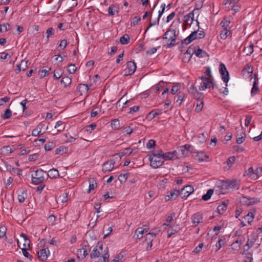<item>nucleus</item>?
<instances>
[{"label":"nucleus","mask_w":262,"mask_h":262,"mask_svg":"<svg viewBox=\"0 0 262 262\" xmlns=\"http://www.w3.org/2000/svg\"><path fill=\"white\" fill-rule=\"evenodd\" d=\"M205 33L203 30H197L191 32V33L186 38L181 40L182 44L188 45L193 40L196 39H201L205 37Z\"/></svg>","instance_id":"nucleus-1"},{"label":"nucleus","mask_w":262,"mask_h":262,"mask_svg":"<svg viewBox=\"0 0 262 262\" xmlns=\"http://www.w3.org/2000/svg\"><path fill=\"white\" fill-rule=\"evenodd\" d=\"M150 165L154 168H157L164 163V160L162 157L158 156L152 153L149 157Z\"/></svg>","instance_id":"nucleus-2"},{"label":"nucleus","mask_w":262,"mask_h":262,"mask_svg":"<svg viewBox=\"0 0 262 262\" xmlns=\"http://www.w3.org/2000/svg\"><path fill=\"white\" fill-rule=\"evenodd\" d=\"M46 173L42 169H38L35 171V176H32V182L33 184L38 185L43 182L44 173Z\"/></svg>","instance_id":"nucleus-3"},{"label":"nucleus","mask_w":262,"mask_h":262,"mask_svg":"<svg viewBox=\"0 0 262 262\" xmlns=\"http://www.w3.org/2000/svg\"><path fill=\"white\" fill-rule=\"evenodd\" d=\"M188 91L191 96L198 101H203L204 98V94L198 91L197 88L194 85H192L188 89Z\"/></svg>","instance_id":"nucleus-4"},{"label":"nucleus","mask_w":262,"mask_h":262,"mask_svg":"<svg viewBox=\"0 0 262 262\" xmlns=\"http://www.w3.org/2000/svg\"><path fill=\"white\" fill-rule=\"evenodd\" d=\"M194 19L193 11H192L184 16L183 21V30L185 31L187 29L188 26H191Z\"/></svg>","instance_id":"nucleus-5"},{"label":"nucleus","mask_w":262,"mask_h":262,"mask_svg":"<svg viewBox=\"0 0 262 262\" xmlns=\"http://www.w3.org/2000/svg\"><path fill=\"white\" fill-rule=\"evenodd\" d=\"M239 181L233 179L232 180L223 181L222 186L226 189H229L230 188L238 189L239 188Z\"/></svg>","instance_id":"nucleus-6"},{"label":"nucleus","mask_w":262,"mask_h":262,"mask_svg":"<svg viewBox=\"0 0 262 262\" xmlns=\"http://www.w3.org/2000/svg\"><path fill=\"white\" fill-rule=\"evenodd\" d=\"M126 68L124 70V76H128L133 74L136 71L137 66L134 61H129L126 63Z\"/></svg>","instance_id":"nucleus-7"},{"label":"nucleus","mask_w":262,"mask_h":262,"mask_svg":"<svg viewBox=\"0 0 262 262\" xmlns=\"http://www.w3.org/2000/svg\"><path fill=\"white\" fill-rule=\"evenodd\" d=\"M198 82L200 84V85H198L200 91H204L207 88L213 89L215 87V85L212 80H201Z\"/></svg>","instance_id":"nucleus-8"},{"label":"nucleus","mask_w":262,"mask_h":262,"mask_svg":"<svg viewBox=\"0 0 262 262\" xmlns=\"http://www.w3.org/2000/svg\"><path fill=\"white\" fill-rule=\"evenodd\" d=\"M194 191L193 187L191 185H187L180 191V196L182 199H186Z\"/></svg>","instance_id":"nucleus-9"},{"label":"nucleus","mask_w":262,"mask_h":262,"mask_svg":"<svg viewBox=\"0 0 262 262\" xmlns=\"http://www.w3.org/2000/svg\"><path fill=\"white\" fill-rule=\"evenodd\" d=\"M220 73L222 76V80L226 83V86H227V83L229 81V73L227 71V70L225 67V66L223 63H221L220 65Z\"/></svg>","instance_id":"nucleus-10"},{"label":"nucleus","mask_w":262,"mask_h":262,"mask_svg":"<svg viewBox=\"0 0 262 262\" xmlns=\"http://www.w3.org/2000/svg\"><path fill=\"white\" fill-rule=\"evenodd\" d=\"M103 250V246L102 245H97L93 249L92 251L90 254V257L92 259H96L98 258L101 253L102 252Z\"/></svg>","instance_id":"nucleus-11"},{"label":"nucleus","mask_w":262,"mask_h":262,"mask_svg":"<svg viewBox=\"0 0 262 262\" xmlns=\"http://www.w3.org/2000/svg\"><path fill=\"white\" fill-rule=\"evenodd\" d=\"M176 30L172 29L168 30L164 34L163 39H166L168 41H173L176 39Z\"/></svg>","instance_id":"nucleus-12"},{"label":"nucleus","mask_w":262,"mask_h":262,"mask_svg":"<svg viewBox=\"0 0 262 262\" xmlns=\"http://www.w3.org/2000/svg\"><path fill=\"white\" fill-rule=\"evenodd\" d=\"M115 164V162L113 160L104 162L102 167L103 172L106 173L111 171L114 168Z\"/></svg>","instance_id":"nucleus-13"},{"label":"nucleus","mask_w":262,"mask_h":262,"mask_svg":"<svg viewBox=\"0 0 262 262\" xmlns=\"http://www.w3.org/2000/svg\"><path fill=\"white\" fill-rule=\"evenodd\" d=\"M180 156V154L178 153V151L177 150H174L171 152H168L165 153L163 159L164 160V161L165 160H173L174 158H179Z\"/></svg>","instance_id":"nucleus-14"},{"label":"nucleus","mask_w":262,"mask_h":262,"mask_svg":"<svg viewBox=\"0 0 262 262\" xmlns=\"http://www.w3.org/2000/svg\"><path fill=\"white\" fill-rule=\"evenodd\" d=\"M49 254L50 251L48 249H41L37 253L38 258L42 261L46 260Z\"/></svg>","instance_id":"nucleus-15"},{"label":"nucleus","mask_w":262,"mask_h":262,"mask_svg":"<svg viewBox=\"0 0 262 262\" xmlns=\"http://www.w3.org/2000/svg\"><path fill=\"white\" fill-rule=\"evenodd\" d=\"M88 254L86 246H83L81 249H79L77 250V257L79 259H83Z\"/></svg>","instance_id":"nucleus-16"},{"label":"nucleus","mask_w":262,"mask_h":262,"mask_svg":"<svg viewBox=\"0 0 262 262\" xmlns=\"http://www.w3.org/2000/svg\"><path fill=\"white\" fill-rule=\"evenodd\" d=\"M203 222L202 214L200 213H196L192 216V223L196 226L198 224Z\"/></svg>","instance_id":"nucleus-17"},{"label":"nucleus","mask_w":262,"mask_h":262,"mask_svg":"<svg viewBox=\"0 0 262 262\" xmlns=\"http://www.w3.org/2000/svg\"><path fill=\"white\" fill-rule=\"evenodd\" d=\"M162 114L161 110H154L148 113L146 115V119L149 120H151L154 118H155L157 116L160 115Z\"/></svg>","instance_id":"nucleus-18"},{"label":"nucleus","mask_w":262,"mask_h":262,"mask_svg":"<svg viewBox=\"0 0 262 262\" xmlns=\"http://www.w3.org/2000/svg\"><path fill=\"white\" fill-rule=\"evenodd\" d=\"M27 61L21 60L20 63L16 66L15 70L16 74H18L21 71H25L27 68Z\"/></svg>","instance_id":"nucleus-19"},{"label":"nucleus","mask_w":262,"mask_h":262,"mask_svg":"<svg viewBox=\"0 0 262 262\" xmlns=\"http://www.w3.org/2000/svg\"><path fill=\"white\" fill-rule=\"evenodd\" d=\"M148 229L149 228L147 227L145 228H143L142 227L138 228L136 230L135 234V235L137 236L136 238L141 239L144 233L146 232Z\"/></svg>","instance_id":"nucleus-20"},{"label":"nucleus","mask_w":262,"mask_h":262,"mask_svg":"<svg viewBox=\"0 0 262 262\" xmlns=\"http://www.w3.org/2000/svg\"><path fill=\"white\" fill-rule=\"evenodd\" d=\"M239 2V0H226L224 4L225 5V10L229 11L232 7Z\"/></svg>","instance_id":"nucleus-21"},{"label":"nucleus","mask_w":262,"mask_h":262,"mask_svg":"<svg viewBox=\"0 0 262 262\" xmlns=\"http://www.w3.org/2000/svg\"><path fill=\"white\" fill-rule=\"evenodd\" d=\"M244 176H248L254 180H256L257 179V177L255 173V171H254L253 168L252 167L249 168L245 172Z\"/></svg>","instance_id":"nucleus-22"},{"label":"nucleus","mask_w":262,"mask_h":262,"mask_svg":"<svg viewBox=\"0 0 262 262\" xmlns=\"http://www.w3.org/2000/svg\"><path fill=\"white\" fill-rule=\"evenodd\" d=\"M48 176L51 179H57L59 177V173L57 169L53 168L48 171Z\"/></svg>","instance_id":"nucleus-23"},{"label":"nucleus","mask_w":262,"mask_h":262,"mask_svg":"<svg viewBox=\"0 0 262 262\" xmlns=\"http://www.w3.org/2000/svg\"><path fill=\"white\" fill-rule=\"evenodd\" d=\"M192 53H194L196 57L200 58H204L208 56L207 53L200 48L194 50Z\"/></svg>","instance_id":"nucleus-24"},{"label":"nucleus","mask_w":262,"mask_h":262,"mask_svg":"<svg viewBox=\"0 0 262 262\" xmlns=\"http://www.w3.org/2000/svg\"><path fill=\"white\" fill-rule=\"evenodd\" d=\"M231 35V31L230 29L226 28H223V30L220 32V37L222 39H226L228 36Z\"/></svg>","instance_id":"nucleus-25"},{"label":"nucleus","mask_w":262,"mask_h":262,"mask_svg":"<svg viewBox=\"0 0 262 262\" xmlns=\"http://www.w3.org/2000/svg\"><path fill=\"white\" fill-rule=\"evenodd\" d=\"M179 195H180V191L176 189L170 191V195H167L166 196V200L169 201L170 199H176Z\"/></svg>","instance_id":"nucleus-26"},{"label":"nucleus","mask_w":262,"mask_h":262,"mask_svg":"<svg viewBox=\"0 0 262 262\" xmlns=\"http://www.w3.org/2000/svg\"><path fill=\"white\" fill-rule=\"evenodd\" d=\"M89 89V86L86 84H79L77 88V90L80 92V95L83 93H87Z\"/></svg>","instance_id":"nucleus-27"},{"label":"nucleus","mask_w":262,"mask_h":262,"mask_svg":"<svg viewBox=\"0 0 262 262\" xmlns=\"http://www.w3.org/2000/svg\"><path fill=\"white\" fill-rule=\"evenodd\" d=\"M158 234L157 233L153 232H150L147 233L145 236L144 242H152L154 239L155 238L156 235Z\"/></svg>","instance_id":"nucleus-28"},{"label":"nucleus","mask_w":262,"mask_h":262,"mask_svg":"<svg viewBox=\"0 0 262 262\" xmlns=\"http://www.w3.org/2000/svg\"><path fill=\"white\" fill-rule=\"evenodd\" d=\"M254 76H255V79H254V81L253 82V87L252 88L251 93L252 96H254V95H255L259 90L258 87L257 86L258 79L256 77V75H255Z\"/></svg>","instance_id":"nucleus-29"},{"label":"nucleus","mask_w":262,"mask_h":262,"mask_svg":"<svg viewBox=\"0 0 262 262\" xmlns=\"http://www.w3.org/2000/svg\"><path fill=\"white\" fill-rule=\"evenodd\" d=\"M254 217V213L253 212H249L247 215H245L243 219L245 222H247L249 224H250L253 222Z\"/></svg>","instance_id":"nucleus-30"},{"label":"nucleus","mask_w":262,"mask_h":262,"mask_svg":"<svg viewBox=\"0 0 262 262\" xmlns=\"http://www.w3.org/2000/svg\"><path fill=\"white\" fill-rule=\"evenodd\" d=\"M118 12V7L114 5H111L108 9V13L110 15L113 16Z\"/></svg>","instance_id":"nucleus-31"},{"label":"nucleus","mask_w":262,"mask_h":262,"mask_svg":"<svg viewBox=\"0 0 262 262\" xmlns=\"http://www.w3.org/2000/svg\"><path fill=\"white\" fill-rule=\"evenodd\" d=\"M227 204L224 202L221 205H220L217 206V209L218 212L220 214H222L227 210Z\"/></svg>","instance_id":"nucleus-32"},{"label":"nucleus","mask_w":262,"mask_h":262,"mask_svg":"<svg viewBox=\"0 0 262 262\" xmlns=\"http://www.w3.org/2000/svg\"><path fill=\"white\" fill-rule=\"evenodd\" d=\"M51 70L50 68L47 67L46 69H43L42 70H40L38 72V74L41 78H42L46 76L49 75V71Z\"/></svg>","instance_id":"nucleus-33"},{"label":"nucleus","mask_w":262,"mask_h":262,"mask_svg":"<svg viewBox=\"0 0 262 262\" xmlns=\"http://www.w3.org/2000/svg\"><path fill=\"white\" fill-rule=\"evenodd\" d=\"M11 29V26L8 23L0 25V32L4 33Z\"/></svg>","instance_id":"nucleus-34"},{"label":"nucleus","mask_w":262,"mask_h":262,"mask_svg":"<svg viewBox=\"0 0 262 262\" xmlns=\"http://www.w3.org/2000/svg\"><path fill=\"white\" fill-rule=\"evenodd\" d=\"M231 23L230 19H228L227 17H224L223 20L221 21L220 25L222 26L223 28L230 29L229 25Z\"/></svg>","instance_id":"nucleus-35"},{"label":"nucleus","mask_w":262,"mask_h":262,"mask_svg":"<svg viewBox=\"0 0 262 262\" xmlns=\"http://www.w3.org/2000/svg\"><path fill=\"white\" fill-rule=\"evenodd\" d=\"M130 37L128 35L125 34L120 38V42L122 45H127L129 43Z\"/></svg>","instance_id":"nucleus-36"},{"label":"nucleus","mask_w":262,"mask_h":262,"mask_svg":"<svg viewBox=\"0 0 262 262\" xmlns=\"http://www.w3.org/2000/svg\"><path fill=\"white\" fill-rule=\"evenodd\" d=\"M197 156L198 157V159L200 162L207 160L209 158V156L205 154L203 152H198Z\"/></svg>","instance_id":"nucleus-37"},{"label":"nucleus","mask_w":262,"mask_h":262,"mask_svg":"<svg viewBox=\"0 0 262 262\" xmlns=\"http://www.w3.org/2000/svg\"><path fill=\"white\" fill-rule=\"evenodd\" d=\"M111 126L114 129H118L120 126L119 121L118 119H113L111 122Z\"/></svg>","instance_id":"nucleus-38"},{"label":"nucleus","mask_w":262,"mask_h":262,"mask_svg":"<svg viewBox=\"0 0 262 262\" xmlns=\"http://www.w3.org/2000/svg\"><path fill=\"white\" fill-rule=\"evenodd\" d=\"M68 147L61 146L56 149L55 154L62 155L64 153H66L68 151Z\"/></svg>","instance_id":"nucleus-39"},{"label":"nucleus","mask_w":262,"mask_h":262,"mask_svg":"<svg viewBox=\"0 0 262 262\" xmlns=\"http://www.w3.org/2000/svg\"><path fill=\"white\" fill-rule=\"evenodd\" d=\"M128 175H129V173L127 172H126L125 173H121L119 177H118V180L119 181L122 183H124L128 177Z\"/></svg>","instance_id":"nucleus-40"},{"label":"nucleus","mask_w":262,"mask_h":262,"mask_svg":"<svg viewBox=\"0 0 262 262\" xmlns=\"http://www.w3.org/2000/svg\"><path fill=\"white\" fill-rule=\"evenodd\" d=\"M55 128H57V132H60L64 129V126L63 125V122L61 121H58L57 122L54 127Z\"/></svg>","instance_id":"nucleus-41"},{"label":"nucleus","mask_w":262,"mask_h":262,"mask_svg":"<svg viewBox=\"0 0 262 262\" xmlns=\"http://www.w3.org/2000/svg\"><path fill=\"white\" fill-rule=\"evenodd\" d=\"M72 82V79L71 78L68 77V76H64L62 77L61 80V83L63 84L65 86H67L69 84H70Z\"/></svg>","instance_id":"nucleus-42"},{"label":"nucleus","mask_w":262,"mask_h":262,"mask_svg":"<svg viewBox=\"0 0 262 262\" xmlns=\"http://www.w3.org/2000/svg\"><path fill=\"white\" fill-rule=\"evenodd\" d=\"M213 193V190L210 189L208 190L207 193L202 196V199L204 201H207L210 199L211 195Z\"/></svg>","instance_id":"nucleus-43"},{"label":"nucleus","mask_w":262,"mask_h":262,"mask_svg":"<svg viewBox=\"0 0 262 262\" xmlns=\"http://www.w3.org/2000/svg\"><path fill=\"white\" fill-rule=\"evenodd\" d=\"M226 242L225 241V238L222 236V238H220L218 242L216 244V246L217 248L216 251L220 249L222 247L225 245Z\"/></svg>","instance_id":"nucleus-44"},{"label":"nucleus","mask_w":262,"mask_h":262,"mask_svg":"<svg viewBox=\"0 0 262 262\" xmlns=\"http://www.w3.org/2000/svg\"><path fill=\"white\" fill-rule=\"evenodd\" d=\"M45 133V130L42 132L36 127L34 129H33L32 132V135L34 137H37L43 135Z\"/></svg>","instance_id":"nucleus-45"},{"label":"nucleus","mask_w":262,"mask_h":262,"mask_svg":"<svg viewBox=\"0 0 262 262\" xmlns=\"http://www.w3.org/2000/svg\"><path fill=\"white\" fill-rule=\"evenodd\" d=\"M205 1V0H196L195 4V9L193 11L195 10H200L203 7Z\"/></svg>","instance_id":"nucleus-46"},{"label":"nucleus","mask_w":262,"mask_h":262,"mask_svg":"<svg viewBox=\"0 0 262 262\" xmlns=\"http://www.w3.org/2000/svg\"><path fill=\"white\" fill-rule=\"evenodd\" d=\"M177 97L178 99L176 102L179 105H180L183 102L184 98L185 97V94L183 92H179L178 94Z\"/></svg>","instance_id":"nucleus-47"},{"label":"nucleus","mask_w":262,"mask_h":262,"mask_svg":"<svg viewBox=\"0 0 262 262\" xmlns=\"http://www.w3.org/2000/svg\"><path fill=\"white\" fill-rule=\"evenodd\" d=\"M17 198L19 203H24L27 198L26 192L22 191L20 194H18Z\"/></svg>","instance_id":"nucleus-48"},{"label":"nucleus","mask_w":262,"mask_h":262,"mask_svg":"<svg viewBox=\"0 0 262 262\" xmlns=\"http://www.w3.org/2000/svg\"><path fill=\"white\" fill-rule=\"evenodd\" d=\"M62 75V71L60 69H57L54 72L53 77L56 80L59 79Z\"/></svg>","instance_id":"nucleus-49"},{"label":"nucleus","mask_w":262,"mask_h":262,"mask_svg":"<svg viewBox=\"0 0 262 262\" xmlns=\"http://www.w3.org/2000/svg\"><path fill=\"white\" fill-rule=\"evenodd\" d=\"M55 146V143L53 142H49L45 145V149L46 151H50Z\"/></svg>","instance_id":"nucleus-50"},{"label":"nucleus","mask_w":262,"mask_h":262,"mask_svg":"<svg viewBox=\"0 0 262 262\" xmlns=\"http://www.w3.org/2000/svg\"><path fill=\"white\" fill-rule=\"evenodd\" d=\"M123 255L119 253L112 261V262H122L123 261Z\"/></svg>","instance_id":"nucleus-51"},{"label":"nucleus","mask_w":262,"mask_h":262,"mask_svg":"<svg viewBox=\"0 0 262 262\" xmlns=\"http://www.w3.org/2000/svg\"><path fill=\"white\" fill-rule=\"evenodd\" d=\"M244 51L246 52V55H250L253 52V44H251L247 48H245Z\"/></svg>","instance_id":"nucleus-52"},{"label":"nucleus","mask_w":262,"mask_h":262,"mask_svg":"<svg viewBox=\"0 0 262 262\" xmlns=\"http://www.w3.org/2000/svg\"><path fill=\"white\" fill-rule=\"evenodd\" d=\"M12 116V112L9 108H7L4 114L2 116V118L4 119H7L11 117Z\"/></svg>","instance_id":"nucleus-53"},{"label":"nucleus","mask_w":262,"mask_h":262,"mask_svg":"<svg viewBox=\"0 0 262 262\" xmlns=\"http://www.w3.org/2000/svg\"><path fill=\"white\" fill-rule=\"evenodd\" d=\"M246 255L244 262H252L253 260L252 253L250 252L244 253Z\"/></svg>","instance_id":"nucleus-54"},{"label":"nucleus","mask_w":262,"mask_h":262,"mask_svg":"<svg viewBox=\"0 0 262 262\" xmlns=\"http://www.w3.org/2000/svg\"><path fill=\"white\" fill-rule=\"evenodd\" d=\"M259 202V200L257 198H252L248 199L247 201H246V202L248 205H252Z\"/></svg>","instance_id":"nucleus-55"},{"label":"nucleus","mask_w":262,"mask_h":262,"mask_svg":"<svg viewBox=\"0 0 262 262\" xmlns=\"http://www.w3.org/2000/svg\"><path fill=\"white\" fill-rule=\"evenodd\" d=\"M21 236L24 238V243L23 244L24 247H30V241L26 235L21 234Z\"/></svg>","instance_id":"nucleus-56"},{"label":"nucleus","mask_w":262,"mask_h":262,"mask_svg":"<svg viewBox=\"0 0 262 262\" xmlns=\"http://www.w3.org/2000/svg\"><path fill=\"white\" fill-rule=\"evenodd\" d=\"M104 254L102 256L103 262H109V254L108 248L106 247L104 250Z\"/></svg>","instance_id":"nucleus-57"},{"label":"nucleus","mask_w":262,"mask_h":262,"mask_svg":"<svg viewBox=\"0 0 262 262\" xmlns=\"http://www.w3.org/2000/svg\"><path fill=\"white\" fill-rule=\"evenodd\" d=\"M180 88L181 84L179 83L174 85L171 89V93L173 95L176 94L180 90Z\"/></svg>","instance_id":"nucleus-58"},{"label":"nucleus","mask_w":262,"mask_h":262,"mask_svg":"<svg viewBox=\"0 0 262 262\" xmlns=\"http://www.w3.org/2000/svg\"><path fill=\"white\" fill-rule=\"evenodd\" d=\"M204 74H205V76H207L210 79H211L212 80L213 77L211 75V69L210 67H207L206 68V70L204 72Z\"/></svg>","instance_id":"nucleus-59"},{"label":"nucleus","mask_w":262,"mask_h":262,"mask_svg":"<svg viewBox=\"0 0 262 262\" xmlns=\"http://www.w3.org/2000/svg\"><path fill=\"white\" fill-rule=\"evenodd\" d=\"M36 127L40 130H46L48 128V126L46 125V124L43 122H41L39 123L37 126Z\"/></svg>","instance_id":"nucleus-60"},{"label":"nucleus","mask_w":262,"mask_h":262,"mask_svg":"<svg viewBox=\"0 0 262 262\" xmlns=\"http://www.w3.org/2000/svg\"><path fill=\"white\" fill-rule=\"evenodd\" d=\"M256 241V238L253 237L251 238H249L247 241V244H246V247H252L253 245H254L255 242Z\"/></svg>","instance_id":"nucleus-61"},{"label":"nucleus","mask_w":262,"mask_h":262,"mask_svg":"<svg viewBox=\"0 0 262 262\" xmlns=\"http://www.w3.org/2000/svg\"><path fill=\"white\" fill-rule=\"evenodd\" d=\"M241 9V5L239 3V2L236 4L234 6H232V7L231 8L234 12L233 14H235L238 12Z\"/></svg>","instance_id":"nucleus-62"},{"label":"nucleus","mask_w":262,"mask_h":262,"mask_svg":"<svg viewBox=\"0 0 262 262\" xmlns=\"http://www.w3.org/2000/svg\"><path fill=\"white\" fill-rule=\"evenodd\" d=\"M235 158L234 156L229 157L227 161V164L228 165L229 167L232 166L233 163L235 162Z\"/></svg>","instance_id":"nucleus-63"},{"label":"nucleus","mask_w":262,"mask_h":262,"mask_svg":"<svg viewBox=\"0 0 262 262\" xmlns=\"http://www.w3.org/2000/svg\"><path fill=\"white\" fill-rule=\"evenodd\" d=\"M133 132V128L130 126H126L123 129V133H126L127 135H130Z\"/></svg>","instance_id":"nucleus-64"}]
</instances>
